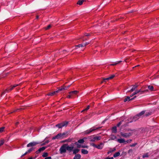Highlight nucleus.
<instances>
[{"label": "nucleus", "instance_id": "f257e3e1", "mask_svg": "<svg viewBox=\"0 0 159 159\" xmlns=\"http://www.w3.org/2000/svg\"><path fill=\"white\" fill-rule=\"evenodd\" d=\"M68 135V132H66L62 133H59L56 136L52 137V139H61L66 138Z\"/></svg>", "mask_w": 159, "mask_h": 159}, {"label": "nucleus", "instance_id": "f03ea898", "mask_svg": "<svg viewBox=\"0 0 159 159\" xmlns=\"http://www.w3.org/2000/svg\"><path fill=\"white\" fill-rule=\"evenodd\" d=\"M102 127H99L96 128L95 126H93L91 128L87 129V130L84 131V134H89L92 132L96 130L97 129H99L102 128Z\"/></svg>", "mask_w": 159, "mask_h": 159}, {"label": "nucleus", "instance_id": "7ed1b4c3", "mask_svg": "<svg viewBox=\"0 0 159 159\" xmlns=\"http://www.w3.org/2000/svg\"><path fill=\"white\" fill-rule=\"evenodd\" d=\"M69 122L67 121H64L58 124L55 125V127L58 128L59 129L61 128L64 127H66L68 124Z\"/></svg>", "mask_w": 159, "mask_h": 159}, {"label": "nucleus", "instance_id": "20e7f679", "mask_svg": "<svg viewBox=\"0 0 159 159\" xmlns=\"http://www.w3.org/2000/svg\"><path fill=\"white\" fill-rule=\"evenodd\" d=\"M88 138L90 139V142H95L96 141L100 140L101 137L100 136H95V135H93L89 136Z\"/></svg>", "mask_w": 159, "mask_h": 159}, {"label": "nucleus", "instance_id": "39448f33", "mask_svg": "<svg viewBox=\"0 0 159 159\" xmlns=\"http://www.w3.org/2000/svg\"><path fill=\"white\" fill-rule=\"evenodd\" d=\"M66 145L67 144H64L61 146L59 149V151L61 154H62L66 152L67 150Z\"/></svg>", "mask_w": 159, "mask_h": 159}, {"label": "nucleus", "instance_id": "423d86ee", "mask_svg": "<svg viewBox=\"0 0 159 159\" xmlns=\"http://www.w3.org/2000/svg\"><path fill=\"white\" fill-rule=\"evenodd\" d=\"M139 117L138 116V115L137 114L132 118L131 120L129 121V119H127L125 120V122H126V124H128L130 123L136 121L137 120L139 119Z\"/></svg>", "mask_w": 159, "mask_h": 159}, {"label": "nucleus", "instance_id": "0eeeda50", "mask_svg": "<svg viewBox=\"0 0 159 159\" xmlns=\"http://www.w3.org/2000/svg\"><path fill=\"white\" fill-rule=\"evenodd\" d=\"M40 143V142H39L33 141L29 143L27 145V147H30L35 146L37 144Z\"/></svg>", "mask_w": 159, "mask_h": 159}, {"label": "nucleus", "instance_id": "6e6552de", "mask_svg": "<svg viewBox=\"0 0 159 159\" xmlns=\"http://www.w3.org/2000/svg\"><path fill=\"white\" fill-rule=\"evenodd\" d=\"M67 150L69 151V152H71L73 150V148H74V144H72L70 146H69L67 144V145L66 146Z\"/></svg>", "mask_w": 159, "mask_h": 159}, {"label": "nucleus", "instance_id": "1a4fd4ad", "mask_svg": "<svg viewBox=\"0 0 159 159\" xmlns=\"http://www.w3.org/2000/svg\"><path fill=\"white\" fill-rule=\"evenodd\" d=\"M120 135L121 136L125 138H127L132 135V133H124L123 132L120 133Z\"/></svg>", "mask_w": 159, "mask_h": 159}, {"label": "nucleus", "instance_id": "9d476101", "mask_svg": "<svg viewBox=\"0 0 159 159\" xmlns=\"http://www.w3.org/2000/svg\"><path fill=\"white\" fill-rule=\"evenodd\" d=\"M103 145L104 143H101L99 145H96L95 148L99 149H102L103 148Z\"/></svg>", "mask_w": 159, "mask_h": 159}, {"label": "nucleus", "instance_id": "9b49d317", "mask_svg": "<svg viewBox=\"0 0 159 159\" xmlns=\"http://www.w3.org/2000/svg\"><path fill=\"white\" fill-rule=\"evenodd\" d=\"M138 85L137 84H135L133 85L132 88L129 91H128V92H132L134 91L135 89L138 87Z\"/></svg>", "mask_w": 159, "mask_h": 159}, {"label": "nucleus", "instance_id": "f8f14e48", "mask_svg": "<svg viewBox=\"0 0 159 159\" xmlns=\"http://www.w3.org/2000/svg\"><path fill=\"white\" fill-rule=\"evenodd\" d=\"M46 148V147H43L42 148H39V150L37 151L36 153H38L40 152H41L44 150Z\"/></svg>", "mask_w": 159, "mask_h": 159}, {"label": "nucleus", "instance_id": "ddd939ff", "mask_svg": "<svg viewBox=\"0 0 159 159\" xmlns=\"http://www.w3.org/2000/svg\"><path fill=\"white\" fill-rule=\"evenodd\" d=\"M117 141L119 143H125V141L124 139H118L117 140Z\"/></svg>", "mask_w": 159, "mask_h": 159}, {"label": "nucleus", "instance_id": "4468645a", "mask_svg": "<svg viewBox=\"0 0 159 159\" xmlns=\"http://www.w3.org/2000/svg\"><path fill=\"white\" fill-rule=\"evenodd\" d=\"M57 93V91H56L54 92H50L47 94V95L52 96Z\"/></svg>", "mask_w": 159, "mask_h": 159}, {"label": "nucleus", "instance_id": "2eb2a0df", "mask_svg": "<svg viewBox=\"0 0 159 159\" xmlns=\"http://www.w3.org/2000/svg\"><path fill=\"white\" fill-rule=\"evenodd\" d=\"M78 92H79V91L75 90V91H70L69 93L70 94H72L73 96V95H76V94H77L78 93Z\"/></svg>", "mask_w": 159, "mask_h": 159}, {"label": "nucleus", "instance_id": "dca6fc26", "mask_svg": "<svg viewBox=\"0 0 159 159\" xmlns=\"http://www.w3.org/2000/svg\"><path fill=\"white\" fill-rule=\"evenodd\" d=\"M81 156L80 154H75L74 157L73 159H80Z\"/></svg>", "mask_w": 159, "mask_h": 159}, {"label": "nucleus", "instance_id": "f3484780", "mask_svg": "<svg viewBox=\"0 0 159 159\" xmlns=\"http://www.w3.org/2000/svg\"><path fill=\"white\" fill-rule=\"evenodd\" d=\"M65 90V89H64V87L63 85L62 86H61L60 87L58 90L57 91V93H58L60 91H64Z\"/></svg>", "mask_w": 159, "mask_h": 159}, {"label": "nucleus", "instance_id": "a211bd4d", "mask_svg": "<svg viewBox=\"0 0 159 159\" xmlns=\"http://www.w3.org/2000/svg\"><path fill=\"white\" fill-rule=\"evenodd\" d=\"M81 152L84 154H86L88 153V151L87 150L82 149L81 150Z\"/></svg>", "mask_w": 159, "mask_h": 159}, {"label": "nucleus", "instance_id": "6ab92c4d", "mask_svg": "<svg viewBox=\"0 0 159 159\" xmlns=\"http://www.w3.org/2000/svg\"><path fill=\"white\" fill-rule=\"evenodd\" d=\"M116 150V149L115 148H113L112 149L111 148L110 149V150L107 152V154H109L112 152H115Z\"/></svg>", "mask_w": 159, "mask_h": 159}, {"label": "nucleus", "instance_id": "aec40b11", "mask_svg": "<svg viewBox=\"0 0 159 159\" xmlns=\"http://www.w3.org/2000/svg\"><path fill=\"white\" fill-rule=\"evenodd\" d=\"M130 96H127L126 97V98H127V100H129V101L132 100L133 99H134V98H135L136 97V96H134L133 98H130Z\"/></svg>", "mask_w": 159, "mask_h": 159}, {"label": "nucleus", "instance_id": "412c9836", "mask_svg": "<svg viewBox=\"0 0 159 159\" xmlns=\"http://www.w3.org/2000/svg\"><path fill=\"white\" fill-rule=\"evenodd\" d=\"M112 132L114 133H116L117 132V128L116 126H115L112 127Z\"/></svg>", "mask_w": 159, "mask_h": 159}, {"label": "nucleus", "instance_id": "4be33fe9", "mask_svg": "<svg viewBox=\"0 0 159 159\" xmlns=\"http://www.w3.org/2000/svg\"><path fill=\"white\" fill-rule=\"evenodd\" d=\"M148 89L151 91H152L154 90V87L153 86L149 85L148 86Z\"/></svg>", "mask_w": 159, "mask_h": 159}, {"label": "nucleus", "instance_id": "5701e85b", "mask_svg": "<svg viewBox=\"0 0 159 159\" xmlns=\"http://www.w3.org/2000/svg\"><path fill=\"white\" fill-rule=\"evenodd\" d=\"M73 154H77L76 153H78L80 151L79 149H75L73 150Z\"/></svg>", "mask_w": 159, "mask_h": 159}, {"label": "nucleus", "instance_id": "b1692460", "mask_svg": "<svg viewBox=\"0 0 159 159\" xmlns=\"http://www.w3.org/2000/svg\"><path fill=\"white\" fill-rule=\"evenodd\" d=\"M85 0H79L77 2V4L81 5L82 4Z\"/></svg>", "mask_w": 159, "mask_h": 159}, {"label": "nucleus", "instance_id": "393cba45", "mask_svg": "<svg viewBox=\"0 0 159 159\" xmlns=\"http://www.w3.org/2000/svg\"><path fill=\"white\" fill-rule=\"evenodd\" d=\"M145 112V111H141L140 113H139V114H138V116L139 117V116H140L142 115H143Z\"/></svg>", "mask_w": 159, "mask_h": 159}, {"label": "nucleus", "instance_id": "a878e982", "mask_svg": "<svg viewBox=\"0 0 159 159\" xmlns=\"http://www.w3.org/2000/svg\"><path fill=\"white\" fill-rule=\"evenodd\" d=\"M9 92V90L8 89H6L5 91H4L1 94V96H2V95L6 93H8Z\"/></svg>", "mask_w": 159, "mask_h": 159}, {"label": "nucleus", "instance_id": "bb28decb", "mask_svg": "<svg viewBox=\"0 0 159 159\" xmlns=\"http://www.w3.org/2000/svg\"><path fill=\"white\" fill-rule=\"evenodd\" d=\"M120 152H116L113 155V157H118L120 155Z\"/></svg>", "mask_w": 159, "mask_h": 159}, {"label": "nucleus", "instance_id": "cd10ccee", "mask_svg": "<svg viewBox=\"0 0 159 159\" xmlns=\"http://www.w3.org/2000/svg\"><path fill=\"white\" fill-rule=\"evenodd\" d=\"M84 142V139H80L77 142H78L79 143H83Z\"/></svg>", "mask_w": 159, "mask_h": 159}, {"label": "nucleus", "instance_id": "c85d7f7f", "mask_svg": "<svg viewBox=\"0 0 159 159\" xmlns=\"http://www.w3.org/2000/svg\"><path fill=\"white\" fill-rule=\"evenodd\" d=\"M76 145H77V148H80L81 147H82L81 145L79 144L78 142H75L74 143Z\"/></svg>", "mask_w": 159, "mask_h": 159}, {"label": "nucleus", "instance_id": "c756f323", "mask_svg": "<svg viewBox=\"0 0 159 159\" xmlns=\"http://www.w3.org/2000/svg\"><path fill=\"white\" fill-rule=\"evenodd\" d=\"M89 108H90V106L89 105L86 108L84 109L81 111V112H82L85 111H87L88 110H89Z\"/></svg>", "mask_w": 159, "mask_h": 159}, {"label": "nucleus", "instance_id": "7c9ffc66", "mask_svg": "<svg viewBox=\"0 0 159 159\" xmlns=\"http://www.w3.org/2000/svg\"><path fill=\"white\" fill-rule=\"evenodd\" d=\"M117 137L116 136L112 135L111 136V139L112 140H114L116 139Z\"/></svg>", "mask_w": 159, "mask_h": 159}, {"label": "nucleus", "instance_id": "2f4dec72", "mask_svg": "<svg viewBox=\"0 0 159 159\" xmlns=\"http://www.w3.org/2000/svg\"><path fill=\"white\" fill-rule=\"evenodd\" d=\"M149 157V155H148V153H146L144 154L143 156V158H145L146 157Z\"/></svg>", "mask_w": 159, "mask_h": 159}, {"label": "nucleus", "instance_id": "473e14b6", "mask_svg": "<svg viewBox=\"0 0 159 159\" xmlns=\"http://www.w3.org/2000/svg\"><path fill=\"white\" fill-rule=\"evenodd\" d=\"M48 156V153L47 152H44L42 155L43 157H46Z\"/></svg>", "mask_w": 159, "mask_h": 159}, {"label": "nucleus", "instance_id": "72a5a7b5", "mask_svg": "<svg viewBox=\"0 0 159 159\" xmlns=\"http://www.w3.org/2000/svg\"><path fill=\"white\" fill-rule=\"evenodd\" d=\"M124 121L123 120H122V121H120L117 125V127H119L120 125L122 124L123 122Z\"/></svg>", "mask_w": 159, "mask_h": 159}, {"label": "nucleus", "instance_id": "f704fd0d", "mask_svg": "<svg viewBox=\"0 0 159 159\" xmlns=\"http://www.w3.org/2000/svg\"><path fill=\"white\" fill-rule=\"evenodd\" d=\"M4 143V140L2 139L0 141V146L2 145Z\"/></svg>", "mask_w": 159, "mask_h": 159}, {"label": "nucleus", "instance_id": "c9c22d12", "mask_svg": "<svg viewBox=\"0 0 159 159\" xmlns=\"http://www.w3.org/2000/svg\"><path fill=\"white\" fill-rule=\"evenodd\" d=\"M152 114L151 112H146L145 114V116H147L151 115Z\"/></svg>", "mask_w": 159, "mask_h": 159}, {"label": "nucleus", "instance_id": "e433bc0d", "mask_svg": "<svg viewBox=\"0 0 159 159\" xmlns=\"http://www.w3.org/2000/svg\"><path fill=\"white\" fill-rule=\"evenodd\" d=\"M64 87V89H65V90L67 89L68 88H69L70 86V85H69L67 86H65L64 85H63Z\"/></svg>", "mask_w": 159, "mask_h": 159}, {"label": "nucleus", "instance_id": "4c0bfd02", "mask_svg": "<svg viewBox=\"0 0 159 159\" xmlns=\"http://www.w3.org/2000/svg\"><path fill=\"white\" fill-rule=\"evenodd\" d=\"M25 109V107H22L20 108L17 109V111H20L21 110H23Z\"/></svg>", "mask_w": 159, "mask_h": 159}, {"label": "nucleus", "instance_id": "58836bf2", "mask_svg": "<svg viewBox=\"0 0 159 159\" xmlns=\"http://www.w3.org/2000/svg\"><path fill=\"white\" fill-rule=\"evenodd\" d=\"M5 128V127H2L0 128V133H1L3 132L4 130V129Z\"/></svg>", "mask_w": 159, "mask_h": 159}, {"label": "nucleus", "instance_id": "ea45409f", "mask_svg": "<svg viewBox=\"0 0 159 159\" xmlns=\"http://www.w3.org/2000/svg\"><path fill=\"white\" fill-rule=\"evenodd\" d=\"M76 47H77L80 48V47H84V46L83 45V44L82 43V44H79L78 45L76 46Z\"/></svg>", "mask_w": 159, "mask_h": 159}, {"label": "nucleus", "instance_id": "a19ab883", "mask_svg": "<svg viewBox=\"0 0 159 159\" xmlns=\"http://www.w3.org/2000/svg\"><path fill=\"white\" fill-rule=\"evenodd\" d=\"M115 75H112L110 77H109L110 80L113 79L115 77Z\"/></svg>", "mask_w": 159, "mask_h": 159}, {"label": "nucleus", "instance_id": "79ce46f5", "mask_svg": "<svg viewBox=\"0 0 159 159\" xmlns=\"http://www.w3.org/2000/svg\"><path fill=\"white\" fill-rule=\"evenodd\" d=\"M72 96H73L72 94H69L67 96V98H72Z\"/></svg>", "mask_w": 159, "mask_h": 159}, {"label": "nucleus", "instance_id": "37998d69", "mask_svg": "<svg viewBox=\"0 0 159 159\" xmlns=\"http://www.w3.org/2000/svg\"><path fill=\"white\" fill-rule=\"evenodd\" d=\"M121 62V61H119L117 63H114V64H111V65H112V66H115V65H116L118 63H120Z\"/></svg>", "mask_w": 159, "mask_h": 159}, {"label": "nucleus", "instance_id": "c03bdc74", "mask_svg": "<svg viewBox=\"0 0 159 159\" xmlns=\"http://www.w3.org/2000/svg\"><path fill=\"white\" fill-rule=\"evenodd\" d=\"M51 27L50 25H48L45 28V29L47 30L50 29Z\"/></svg>", "mask_w": 159, "mask_h": 159}, {"label": "nucleus", "instance_id": "a18cd8bd", "mask_svg": "<svg viewBox=\"0 0 159 159\" xmlns=\"http://www.w3.org/2000/svg\"><path fill=\"white\" fill-rule=\"evenodd\" d=\"M33 150V148H31L30 149H29L28 151L27 152H28V153H30L31 151H32Z\"/></svg>", "mask_w": 159, "mask_h": 159}, {"label": "nucleus", "instance_id": "49530a36", "mask_svg": "<svg viewBox=\"0 0 159 159\" xmlns=\"http://www.w3.org/2000/svg\"><path fill=\"white\" fill-rule=\"evenodd\" d=\"M137 144V143H132L130 145V147H134Z\"/></svg>", "mask_w": 159, "mask_h": 159}, {"label": "nucleus", "instance_id": "de8ad7c7", "mask_svg": "<svg viewBox=\"0 0 159 159\" xmlns=\"http://www.w3.org/2000/svg\"><path fill=\"white\" fill-rule=\"evenodd\" d=\"M148 92V89H146L144 90H143L142 93H147Z\"/></svg>", "mask_w": 159, "mask_h": 159}, {"label": "nucleus", "instance_id": "09e8293b", "mask_svg": "<svg viewBox=\"0 0 159 159\" xmlns=\"http://www.w3.org/2000/svg\"><path fill=\"white\" fill-rule=\"evenodd\" d=\"M85 36L88 37L91 35V34L90 33H85L84 34Z\"/></svg>", "mask_w": 159, "mask_h": 159}, {"label": "nucleus", "instance_id": "8fccbe9b", "mask_svg": "<svg viewBox=\"0 0 159 159\" xmlns=\"http://www.w3.org/2000/svg\"><path fill=\"white\" fill-rule=\"evenodd\" d=\"M131 141H132L131 139L128 140L127 141H125V144H126L127 143H130L131 142Z\"/></svg>", "mask_w": 159, "mask_h": 159}, {"label": "nucleus", "instance_id": "3c124183", "mask_svg": "<svg viewBox=\"0 0 159 159\" xmlns=\"http://www.w3.org/2000/svg\"><path fill=\"white\" fill-rule=\"evenodd\" d=\"M90 145L93 146V147L95 148L96 145L94 143H90Z\"/></svg>", "mask_w": 159, "mask_h": 159}, {"label": "nucleus", "instance_id": "603ef678", "mask_svg": "<svg viewBox=\"0 0 159 159\" xmlns=\"http://www.w3.org/2000/svg\"><path fill=\"white\" fill-rule=\"evenodd\" d=\"M89 43V42H86L85 43H83V45H84V46H85L88 45Z\"/></svg>", "mask_w": 159, "mask_h": 159}, {"label": "nucleus", "instance_id": "864d4df0", "mask_svg": "<svg viewBox=\"0 0 159 159\" xmlns=\"http://www.w3.org/2000/svg\"><path fill=\"white\" fill-rule=\"evenodd\" d=\"M103 80H104V81L105 82L106 80H110V79H109V77H108V78H106L103 79Z\"/></svg>", "mask_w": 159, "mask_h": 159}, {"label": "nucleus", "instance_id": "5fc2aeb1", "mask_svg": "<svg viewBox=\"0 0 159 159\" xmlns=\"http://www.w3.org/2000/svg\"><path fill=\"white\" fill-rule=\"evenodd\" d=\"M14 88H13V86H12L11 87V88L9 89H8L9 90V92L11 91V90H12Z\"/></svg>", "mask_w": 159, "mask_h": 159}, {"label": "nucleus", "instance_id": "6e6d98bb", "mask_svg": "<svg viewBox=\"0 0 159 159\" xmlns=\"http://www.w3.org/2000/svg\"><path fill=\"white\" fill-rule=\"evenodd\" d=\"M138 91L139 93H140V94H143V93H142V92H143V90H142L141 89H140L139 90H138Z\"/></svg>", "mask_w": 159, "mask_h": 159}, {"label": "nucleus", "instance_id": "4d7b16f0", "mask_svg": "<svg viewBox=\"0 0 159 159\" xmlns=\"http://www.w3.org/2000/svg\"><path fill=\"white\" fill-rule=\"evenodd\" d=\"M82 147L83 148H88V147L87 146L83 145L82 146Z\"/></svg>", "mask_w": 159, "mask_h": 159}, {"label": "nucleus", "instance_id": "13d9d810", "mask_svg": "<svg viewBox=\"0 0 159 159\" xmlns=\"http://www.w3.org/2000/svg\"><path fill=\"white\" fill-rule=\"evenodd\" d=\"M133 150L132 149H129L128 151V153H130L132 152Z\"/></svg>", "mask_w": 159, "mask_h": 159}, {"label": "nucleus", "instance_id": "bf43d9fd", "mask_svg": "<svg viewBox=\"0 0 159 159\" xmlns=\"http://www.w3.org/2000/svg\"><path fill=\"white\" fill-rule=\"evenodd\" d=\"M105 159H114V158L113 157H107L105 158Z\"/></svg>", "mask_w": 159, "mask_h": 159}, {"label": "nucleus", "instance_id": "052dcab7", "mask_svg": "<svg viewBox=\"0 0 159 159\" xmlns=\"http://www.w3.org/2000/svg\"><path fill=\"white\" fill-rule=\"evenodd\" d=\"M135 95H136V93L134 92L131 95H130V97H132Z\"/></svg>", "mask_w": 159, "mask_h": 159}, {"label": "nucleus", "instance_id": "680f3d73", "mask_svg": "<svg viewBox=\"0 0 159 159\" xmlns=\"http://www.w3.org/2000/svg\"><path fill=\"white\" fill-rule=\"evenodd\" d=\"M52 159V158L51 157H47L45 158L44 159Z\"/></svg>", "mask_w": 159, "mask_h": 159}, {"label": "nucleus", "instance_id": "e2e57ef3", "mask_svg": "<svg viewBox=\"0 0 159 159\" xmlns=\"http://www.w3.org/2000/svg\"><path fill=\"white\" fill-rule=\"evenodd\" d=\"M19 85V84H15V85H14L13 86V88H14L18 86Z\"/></svg>", "mask_w": 159, "mask_h": 159}, {"label": "nucleus", "instance_id": "0e129e2a", "mask_svg": "<svg viewBox=\"0 0 159 159\" xmlns=\"http://www.w3.org/2000/svg\"><path fill=\"white\" fill-rule=\"evenodd\" d=\"M128 100H127V98H126H126L124 99V101L125 102H126L127 101H128Z\"/></svg>", "mask_w": 159, "mask_h": 159}, {"label": "nucleus", "instance_id": "69168bd1", "mask_svg": "<svg viewBox=\"0 0 159 159\" xmlns=\"http://www.w3.org/2000/svg\"><path fill=\"white\" fill-rule=\"evenodd\" d=\"M16 111H17V110L16 109V110H14L13 111H12L11 113H13V112H15Z\"/></svg>", "mask_w": 159, "mask_h": 159}, {"label": "nucleus", "instance_id": "338daca9", "mask_svg": "<svg viewBox=\"0 0 159 159\" xmlns=\"http://www.w3.org/2000/svg\"><path fill=\"white\" fill-rule=\"evenodd\" d=\"M45 143H46V144L48 143L49 142V141L48 140H46L45 141Z\"/></svg>", "mask_w": 159, "mask_h": 159}, {"label": "nucleus", "instance_id": "774afa93", "mask_svg": "<svg viewBox=\"0 0 159 159\" xmlns=\"http://www.w3.org/2000/svg\"><path fill=\"white\" fill-rule=\"evenodd\" d=\"M28 153V152L27 151L24 154H23V155H24V156H25V155H26Z\"/></svg>", "mask_w": 159, "mask_h": 159}]
</instances>
